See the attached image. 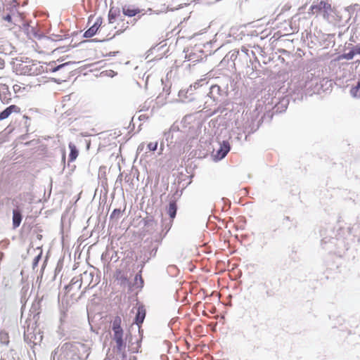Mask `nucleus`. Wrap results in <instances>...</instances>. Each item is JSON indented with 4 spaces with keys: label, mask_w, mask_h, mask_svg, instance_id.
<instances>
[{
    "label": "nucleus",
    "mask_w": 360,
    "mask_h": 360,
    "mask_svg": "<svg viewBox=\"0 0 360 360\" xmlns=\"http://www.w3.org/2000/svg\"><path fill=\"white\" fill-rule=\"evenodd\" d=\"M230 150V144L228 141H223L217 151L216 157L221 160L224 158Z\"/></svg>",
    "instance_id": "1a4fd4ad"
},
{
    "label": "nucleus",
    "mask_w": 360,
    "mask_h": 360,
    "mask_svg": "<svg viewBox=\"0 0 360 360\" xmlns=\"http://www.w3.org/2000/svg\"><path fill=\"white\" fill-rule=\"evenodd\" d=\"M122 318L116 316L110 321V328L112 330V339L116 345L117 352L121 354L122 359L126 358L125 348L126 342L124 340V330L122 327Z\"/></svg>",
    "instance_id": "f03ea898"
},
{
    "label": "nucleus",
    "mask_w": 360,
    "mask_h": 360,
    "mask_svg": "<svg viewBox=\"0 0 360 360\" xmlns=\"http://www.w3.org/2000/svg\"><path fill=\"white\" fill-rule=\"evenodd\" d=\"M83 276H88L91 277V278H93V275L91 274H88L86 271L83 274Z\"/></svg>",
    "instance_id": "a878e982"
},
{
    "label": "nucleus",
    "mask_w": 360,
    "mask_h": 360,
    "mask_svg": "<svg viewBox=\"0 0 360 360\" xmlns=\"http://www.w3.org/2000/svg\"><path fill=\"white\" fill-rule=\"evenodd\" d=\"M4 20L9 22H12V18L11 15H6V16H4Z\"/></svg>",
    "instance_id": "b1692460"
},
{
    "label": "nucleus",
    "mask_w": 360,
    "mask_h": 360,
    "mask_svg": "<svg viewBox=\"0 0 360 360\" xmlns=\"http://www.w3.org/2000/svg\"><path fill=\"white\" fill-rule=\"evenodd\" d=\"M8 96H7L5 94H1V100L4 103L8 104L11 101V98L10 97V93H8Z\"/></svg>",
    "instance_id": "412c9836"
},
{
    "label": "nucleus",
    "mask_w": 360,
    "mask_h": 360,
    "mask_svg": "<svg viewBox=\"0 0 360 360\" xmlns=\"http://www.w3.org/2000/svg\"><path fill=\"white\" fill-rule=\"evenodd\" d=\"M350 93L353 97L360 98V82L357 83L356 86L351 89Z\"/></svg>",
    "instance_id": "f3484780"
},
{
    "label": "nucleus",
    "mask_w": 360,
    "mask_h": 360,
    "mask_svg": "<svg viewBox=\"0 0 360 360\" xmlns=\"http://www.w3.org/2000/svg\"><path fill=\"white\" fill-rule=\"evenodd\" d=\"M103 19L101 17L96 18L95 22L84 32V37L89 38L95 35L102 27Z\"/></svg>",
    "instance_id": "0eeeda50"
},
{
    "label": "nucleus",
    "mask_w": 360,
    "mask_h": 360,
    "mask_svg": "<svg viewBox=\"0 0 360 360\" xmlns=\"http://www.w3.org/2000/svg\"><path fill=\"white\" fill-rule=\"evenodd\" d=\"M68 65V63H63V64H61V65H58V66L55 67V66H54V64H53V63H49V64L48 65V66L49 67V70H51L52 72H55V71H56V70H59V69H60V68H64L65 66H66V65Z\"/></svg>",
    "instance_id": "a211bd4d"
},
{
    "label": "nucleus",
    "mask_w": 360,
    "mask_h": 360,
    "mask_svg": "<svg viewBox=\"0 0 360 360\" xmlns=\"http://www.w3.org/2000/svg\"><path fill=\"white\" fill-rule=\"evenodd\" d=\"M121 214V211L119 209H115L111 214V217H119Z\"/></svg>",
    "instance_id": "5701e85b"
},
{
    "label": "nucleus",
    "mask_w": 360,
    "mask_h": 360,
    "mask_svg": "<svg viewBox=\"0 0 360 360\" xmlns=\"http://www.w3.org/2000/svg\"><path fill=\"white\" fill-rule=\"evenodd\" d=\"M356 51H355V49L351 51H349V53H345L343 55H342L340 58H345V59H347V60H351L354 58V56L356 55Z\"/></svg>",
    "instance_id": "6ab92c4d"
},
{
    "label": "nucleus",
    "mask_w": 360,
    "mask_h": 360,
    "mask_svg": "<svg viewBox=\"0 0 360 360\" xmlns=\"http://www.w3.org/2000/svg\"><path fill=\"white\" fill-rule=\"evenodd\" d=\"M35 44L37 51L40 53L49 54L57 49L55 47V41L46 37L39 38Z\"/></svg>",
    "instance_id": "423d86ee"
},
{
    "label": "nucleus",
    "mask_w": 360,
    "mask_h": 360,
    "mask_svg": "<svg viewBox=\"0 0 360 360\" xmlns=\"http://www.w3.org/2000/svg\"><path fill=\"white\" fill-rule=\"evenodd\" d=\"M4 257V254L2 252H0V262L3 259Z\"/></svg>",
    "instance_id": "bb28decb"
},
{
    "label": "nucleus",
    "mask_w": 360,
    "mask_h": 360,
    "mask_svg": "<svg viewBox=\"0 0 360 360\" xmlns=\"http://www.w3.org/2000/svg\"><path fill=\"white\" fill-rule=\"evenodd\" d=\"M65 356L71 360H84L89 354L88 347L82 343H66L65 345Z\"/></svg>",
    "instance_id": "20e7f679"
},
{
    "label": "nucleus",
    "mask_w": 360,
    "mask_h": 360,
    "mask_svg": "<svg viewBox=\"0 0 360 360\" xmlns=\"http://www.w3.org/2000/svg\"><path fill=\"white\" fill-rule=\"evenodd\" d=\"M332 11L331 4L328 0H317L310 6L309 13L318 15L322 13L324 18H328Z\"/></svg>",
    "instance_id": "39448f33"
},
{
    "label": "nucleus",
    "mask_w": 360,
    "mask_h": 360,
    "mask_svg": "<svg viewBox=\"0 0 360 360\" xmlns=\"http://www.w3.org/2000/svg\"><path fill=\"white\" fill-rule=\"evenodd\" d=\"M122 12L124 15L129 17H134L136 15L139 14L141 11L139 8H123Z\"/></svg>",
    "instance_id": "4468645a"
},
{
    "label": "nucleus",
    "mask_w": 360,
    "mask_h": 360,
    "mask_svg": "<svg viewBox=\"0 0 360 360\" xmlns=\"http://www.w3.org/2000/svg\"><path fill=\"white\" fill-rule=\"evenodd\" d=\"M20 108L16 105H11L0 112V120L8 118L12 113H20Z\"/></svg>",
    "instance_id": "6e6552de"
},
{
    "label": "nucleus",
    "mask_w": 360,
    "mask_h": 360,
    "mask_svg": "<svg viewBox=\"0 0 360 360\" xmlns=\"http://www.w3.org/2000/svg\"><path fill=\"white\" fill-rule=\"evenodd\" d=\"M115 277L117 280H121V281H127V278L125 276H122L121 270H117L116 271Z\"/></svg>",
    "instance_id": "4be33fe9"
},
{
    "label": "nucleus",
    "mask_w": 360,
    "mask_h": 360,
    "mask_svg": "<svg viewBox=\"0 0 360 360\" xmlns=\"http://www.w3.org/2000/svg\"><path fill=\"white\" fill-rule=\"evenodd\" d=\"M14 69L17 74L23 75H37L44 70L40 62L37 60H18L15 63Z\"/></svg>",
    "instance_id": "7ed1b4c3"
},
{
    "label": "nucleus",
    "mask_w": 360,
    "mask_h": 360,
    "mask_svg": "<svg viewBox=\"0 0 360 360\" xmlns=\"http://www.w3.org/2000/svg\"><path fill=\"white\" fill-rule=\"evenodd\" d=\"M176 213V205L175 202H170L168 208V214L172 219H174Z\"/></svg>",
    "instance_id": "2eb2a0df"
},
{
    "label": "nucleus",
    "mask_w": 360,
    "mask_h": 360,
    "mask_svg": "<svg viewBox=\"0 0 360 360\" xmlns=\"http://www.w3.org/2000/svg\"><path fill=\"white\" fill-rule=\"evenodd\" d=\"M68 147L70 150V154H69V161L73 162L77 159V158L79 155V152H78V150H77L76 146L72 143H70L68 145Z\"/></svg>",
    "instance_id": "9b49d317"
},
{
    "label": "nucleus",
    "mask_w": 360,
    "mask_h": 360,
    "mask_svg": "<svg viewBox=\"0 0 360 360\" xmlns=\"http://www.w3.org/2000/svg\"><path fill=\"white\" fill-rule=\"evenodd\" d=\"M117 13L111 8L108 15V23L103 25L100 30V32H102L107 39H112L116 35L122 34L128 27V22L124 19H119L117 25H114Z\"/></svg>",
    "instance_id": "f257e3e1"
},
{
    "label": "nucleus",
    "mask_w": 360,
    "mask_h": 360,
    "mask_svg": "<svg viewBox=\"0 0 360 360\" xmlns=\"http://www.w3.org/2000/svg\"><path fill=\"white\" fill-rule=\"evenodd\" d=\"M158 143L157 141L155 142H150L147 145V148L149 151H155L157 150Z\"/></svg>",
    "instance_id": "aec40b11"
},
{
    "label": "nucleus",
    "mask_w": 360,
    "mask_h": 360,
    "mask_svg": "<svg viewBox=\"0 0 360 360\" xmlns=\"http://www.w3.org/2000/svg\"><path fill=\"white\" fill-rule=\"evenodd\" d=\"M82 283V278H79L78 277H74L70 284L65 287L66 290L70 289L72 286L75 284H78V288H80Z\"/></svg>",
    "instance_id": "dca6fc26"
},
{
    "label": "nucleus",
    "mask_w": 360,
    "mask_h": 360,
    "mask_svg": "<svg viewBox=\"0 0 360 360\" xmlns=\"http://www.w3.org/2000/svg\"><path fill=\"white\" fill-rule=\"evenodd\" d=\"M146 316V309L143 307H139L137 310V313L135 319V323L140 326L143 322Z\"/></svg>",
    "instance_id": "9d476101"
},
{
    "label": "nucleus",
    "mask_w": 360,
    "mask_h": 360,
    "mask_svg": "<svg viewBox=\"0 0 360 360\" xmlns=\"http://www.w3.org/2000/svg\"><path fill=\"white\" fill-rule=\"evenodd\" d=\"M356 53L360 55V46H356L355 48Z\"/></svg>",
    "instance_id": "393cba45"
},
{
    "label": "nucleus",
    "mask_w": 360,
    "mask_h": 360,
    "mask_svg": "<svg viewBox=\"0 0 360 360\" xmlns=\"http://www.w3.org/2000/svg\"><path fill=\"white\" fill-rule=\"evenodd\" d=\"M143 143L141 144L139 146V150H143Z\"/></svg>",
    "instance_id": "cd10ccee"
},
{
    "label": "nucleus",
    "mask_w": 360,
    "mask_h": 360,
    "mask_svg": "<svg viewBox=\"0 0 360 360\" xmlns=\"http://www.w3.org/2000/svg\"><path fill=\"white\" fill-rule=\"evenodd\" d=\"M31 86L23 84H15L13 86V89L15 94H22L28 91Z\"/></svg>",
    "instance_id": "ddd939ff"
},
{
    "label": "nucleus",
    "mask_w": 360,
    "mask_h": 360,
    "mask_svg": "<svg viewBox=\"0 0 360 360\" xmlns=\"http://www.w3.org/2000/svg\"><path fill=\"white\" fill-rule=\"evenodd\" d=\"M22 221V215L18 210H13V226L17 228L20 226Z\"/></svg>",
    "instance_id": "f8f14e48"
}]
</instances>
